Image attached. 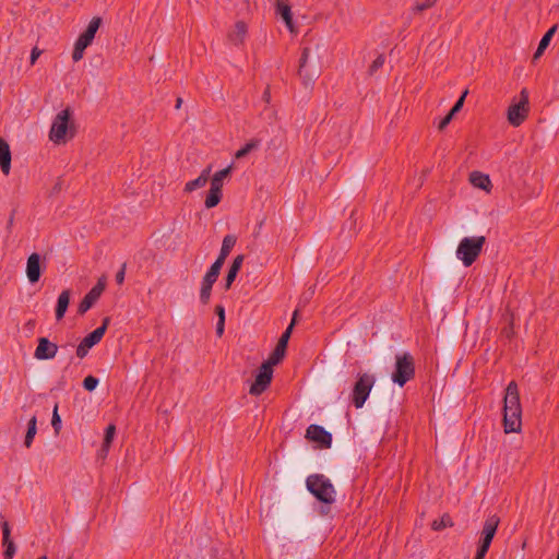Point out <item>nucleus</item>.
<instances>
[{"label": "nucleus", "mask_w": 559, "mask_h": 559, "mask_svg": "<svg viewBox=\"0 0 559 559\" xmlns=\"http://www.w3.org/2000/svg\"><path fill=\"white\" fill-rule=\"evenodd\" d=\"M503 427L506 433L521 431L522 407L519 388L515 381H511L506 389L503 399Z\"/></svg>", "instance_id": "nucleus-1"}, {"label": "nucleus", "mask_w": 559, "mask_h": 559, "mask_svg": "<svg viewBox=\"0 0 559 559\" xmlns=\"http://www.w3.org/2000/svg\"><path fill=\"white\" fill-rule=\"evenodd\" d=\"M260 144V141L259 140H251L250 142H248L243 147H241L240 150H238L236 152V158H242L245 157L247 154H249L251 151L255 150Z\"/></svg>", "instance_id": "nucleus-34"}, {"label": "nucleus", "mask_w": 559, "mask_h": 559, "mask_svg": "<svg viewBox=\"0 0 559 559\" xmlns=\"http://www.w3.org/2000/svg\"><path fill=\"white\" fill-rule=\"evenodd\" d=\"M306 438L324 449L331 448L332 444V435L320 425H310L306 430Z\"/></svg>", "instance_id": "nucleus-14"}, {"label": "nucleus", "mask_w": 559, "mask_h": 559, "mask_svg": "<svg viewBox=\"0 0 559 559\" xmlns=\"http://www.w3.org/2000/svg\"><path fill=\"white\" fill-rule=\"evenodd\" d=\"M102 24V17L94 16L86 29L79 36L74 44L72 60L74 62L80 61L84 56V50L93 43L95 34L97 33L99 26Z\"/></svg>", "instance_id": "nucleus-7"}, {"label": "nucleus", "mask_w": 559, "mask_h": 559, "mask_svg": "<svg viewBox=\"0 0 559 559\" xmlns=\"http://www.w3.org/2000/svg\"><path fill=\"white\" fill-rule=\"evenodd\" d=\"M453 526V521L451 519V516L449 514H443L441 516V519L439 520H435L432 523H431V528L433 531H441L445 527H452Z\"/></svg>", "instance_id": "nucleus-33"}, {"label": "nucleus", "mask_w": 559, "mask_h": 559, "mask_svg": "<svg viewBox=\"0 0 559 559\" xmlns=\"http://www.w3.org/2000/svg\"><path fill=\"white\" fill-rule=\"evenodd\" d=\"M499 523L500 519L496 514L488 516L483 525L479 543L490 546Z\"/></svg>", "instance_id": "nucleus-16"}, {"label": "nucleus", "mask_w": 559, "mask_h": 559, "mask_svg": "<svg viewBox=\"0 0 559 559\" xmlns=\"http://www.w3.org/2000/svg\"><path fill=\"white\" fill-rule=\"evenodd\" d=\"M37 559H47V557L46 556H40Z\"/></svg>", "instance_id": "nucleus-50"}, {"label": "nucleus", "mask_w": 559, "mask_h": 559, "mask_svg": "<svg viewBox=\"0 0 559 559\" xmlns=\"http://www.w3.org/2000/svg\"><path fill=\"white\" fill-rule=\"evenodd\" d=\"M212 287L213 286L211 284H204L203 282L201 283L200 301L203 305L209 304L210 298H211Z\"/></svg>", "instance_id": "nucleus-36"}, {"label": "nucleus", "mask_w": 559, "mask_h": 559, "mask_svg": "<svg viewBox=\"0 0 559 559\" xmlns=\"http://www.w3.org/2000/svg\"><path fill=\"white\" fill-rule=\"evenodd\" d=\"M109 323L110 318H104L102 325L95 329L81 341V343L76 347V356L79 358H84L88 354L90 349L102 341Z\"/></svg>", "instance_id": "nucleus-9"}, {"label": "nucleus", "mask_w": 559, "mask_h": 559, "mask_svg": "<svg viewBox=\"0 0 559 559\" xmlns=\"http://www.w3.org/2000/svg\"><path fill=\"white\" fill-rule=\"evenodd\" d=\"M181 104H182V98L181 97H178L177 100H176V105H175V108L176 109H179L181 107Z\"/></svg>", "instance_id": "nucleus-48"}, {"label": "nucleus", "mask_w": 559, "mask_h": 559, "mask_svg": "<svg viewBox=\"0 0 559 559\" xmlns=\"http://www.w3.org/2000/svg\"><path fill=\"white\" fill-rule=\"evenodd\" d=\"M58 353V345L47 337H39L34 357L38 360L53 359Z\"/></svg>", "instance_id": "nucleus-15"}, {"label": "nucleus", "mask_w": 559, "mask_h": 559, "mask_svg": "<svg viewBox=\"0 0 559 559\" xmlns=\"http://www.w3.org/2000/svg\"><path fill=\"white\" fill-rule=\"evenodd\" d=\"M243 260H245L243 254H238L237 257L234 258V260L229 266L228 273L225 277V289H229L231 287L233 283L235 282L236 277H237L238 272L240 271V269L242 266Z\"/></svg>", "instance_id": "nucleus-20"}, {"label": "nucleus", "mask_w": 559, "mask_h": 559, "mask_svg": "<svg viewBox=\"0 0 559 559\" xmlns=\"http://www.w3.org/2000/svg\"><path fill=\"white\" fill-rule=\"evenodd\" d=\"M471 183L478 189L489 191L491 188V181L488 175H485L480 171H473L469 175Z\"/></svg>", "instance_id": "nucleus-24"}, {"label": "nucleus", "mask_w": 559, "mask_h": 559, "mask_svg": "<svg viewBox=\"0 0 559 559\" xmlns=\"http://www.w3.org/2000/svg\"><path fill=\"white\" fill-rule=\"evenodd\" d=\"M485 243V236L464 237L457 246L456 258L464 266H471L479 257Z\"/></svg>", "instance_id": "nucleus-4"}, {"label": "nucleus", "mask_w": 559, "mask_h": 559, "mask_svg": "<svg viewBox=\"0 0 559 559\" xmlns=\"http://www.w3.org/2000/svg\"><path fill=\"white\" fill-rule=\"evenodd\" d=\"M307 489L322 503L332 504L335 501V489L331 480L322 474L309 475L306 479Z\"/></svg>", "instance_id": "nucleus-3"}, {"label": "nucleus", "mask_w": 559, "mask_h": 559, "mask_svg": "<svg viewBox=\"0 0 559 559\" xmlns=\"http://www.w3.org/2000/svg\"><path fill=\"white\" fill-rule=\"evenodd\" d=\"M415 377V361L409 353L397 354L395 356V368L392 372V381L403 388Z\"/></svg>", "instance_id": "nucleus-5"}, {"label": "nucleus", "mask_w": 559, "mask_h": 559, "mask_svg": "<svg viewBox=\"0 0 559 559\" xmlns=\"http://www.w3.org/2000/svg\"><path fill=\"white\" fill-rule=\"evenodd\" d=\"M262 99H263L266 104H269V103L271 102V91H270V87H269V86L264 90V92H263V94H262Z\"/></svg>", "instance_id": "nucleus-47"}, {"label": "nucleus", "mask_w": 559, "mask_h": 559, "mask_svg": "<svg viewBox=\"0 0 559 559\" xmlns=\"http://www.w3.org/2000/svg\"><path fill=\"white\" fill-rule=\"evenodd\" d=\"M37 418L36 416H33L29 421H28V425H27V431H26V435H25V439H24V445L26 448H31L32 443H33V440L35 438V435L37 432Z\"/></svg>", "instance_id": "nucleus-31"}, {"label": "nucleus", "mask_w": 559, "mask_h": 559, "mask_svg": "<svg viewBox=\"0 0 559 559\" xmlns=\"http://www.w3.org/2000/svg\"><path fill=\"white\" fill-rule=\"evenodd\" d=\"M215 313L218 317V321H225V308L221 305L215 307Z\"/></svg>", "instance_id": "nucleus-44"}, {"label": "nucleus", "mask_w": 559, "mask_h": 559, "mask_svg": "<svg viewBox=\"0 0 559 559\" xmlns=\"http://www.w3.org/2000/svg\"><path fill=\"white\" fill-rule=\"evenodd\" d=\"M490 546L478 542L477 551L474 559H485Z\"/></svg>", "instance_id": "nucleus-40"}, {"label": "nucleus", "mask_w": 559, "mask_h": 559, "mask_svg": "<svg viewBox=\"0 0 559 559\" xmlns=\"http://www.w3.org/2000/svg\"><path fill=\"white\" fill-rule=\"evenodd\" d=\"M115 433H116L115 425H112V424L108 425L106 430H105V437H104V441H103L102 449H100V452H102V454L104 456L109 451V448H110L111 442L114 440Z\"/></svg>", "instance_id": "nucleus-30"}, {"label": "nucleus", "mask_w": 559, "mask_h": 559, "mask_svg": "<svg viewBox=\"0 0 559 559\" xmlns=\"http://www.w3.org/2000/svg\"><path fill=\"white\" fill-rule=\"evenodd\" d=\"M453 116L448 114L444 118H442V120L439 122V126L438 128L440 130H443L449 123L450 121L452 120Z\"/></svg>", "instance_id": "nucleus-43"}, {"label": "nucleus", "mask_w": 559, "mask_h": 559, "mask_svg": "<svg viewBox=\"0 0 559 559\" xmlns=\"http://www.w3.org/2000/svg\"><path fill=\"white\" fill-rule=\"evenodd\" d=\"M222 266L223 264H219L218 262H214L209 271L205 273V275L203 276V280L202 282L204 284H211L212 286L214 285V283L217 281L218 278V275L221 273V270H222Z\"/></svg>", "instance_id": "nucleus-29"}, {"label": "nucleus", "mask_w": 559, "mask_h": 559, "mask_svg": "<svg viewBox=\"0 0 559 559\" xmlns=\"http://www.w3.org/2000/svg\"><path fill=\"white\" fill-rule=\"evenodd\" d=\"M225 321H217L216 323V334L221 337L224 334Z\"/></svg>", "instance_id": "nucleus-46"}, {"label": "nucleus", "mask_w": 559, "mask_h": 559, "mask_svg": "<svg viewBox=\"0 0 559 559\" xmlns=\"http://www.w3.org/2000/svg\"><path fill=\"white\" fill-rule=\"evenodd\" d=\"M211 170L212 166H207L206 168H204L197 179L188 181L186 183L185 191L192 192L199 188L204 187L210 179Z\"/></svg>", "instance_id": "nucleus-22"}, {"label": "nucleus", "mask_w": 559, "mask_h": 559, "mask_svg": "<svg viewBox=\"0 0 559 559\" xmlns=\"http://www.w3.org/2000/svg\"><path fill=\"white\" fill-rule=\"evenodd\" d=\"M321 73L319 45L316 46V55L312 56V49L305 47L301 51L298 67V75L302 83L308 86L312 84Z\"/></svg>", "instance_id": "nucleus-2"}, {"label": "nucleus", "mask_w": 559, "mask_h": 559, "mask_svg": "<svg viewBox=\"0 0 559 559\" xmlns=\"http://www.w3.org/2000/svg\"><path fill=\"white\" fill-rule=\"evenodd\" d=\"M230 171H231V165L227 166L226 168H224L222 170L216 171L211 179V185L218 187V189H222L223 185H224V179L230 175Z\"/></svg>", "instance_id": "nucleus-32"}, {"label": "nucleus", "mask_w": 559, "mask_h": 559, "mask_svg": "<svg viewBox=\"0 0 559 559\" xmlns=\"http://www.w3.org/2000/svg\"><path fill=\"white\" fill-rule=\"evenodd\" d=\"M106 278L102 277L98 280L96 285L84 296L78 307V312L84 314L98 300L103 292L105 290Z\"/></svg>", "instance_id": "nucleus-13"}, {"label": "nucleus", "mask_w": 559, "mask_h": 559, "mask_svg": "<svg viewBox=\"0 0 559 559\" xmlns=\"http://www.w3.org/2000/svg\"><path fill=\"white\" fill-rule=\"evenodd\" d=\"M276 13L284 20L290 32L294 31L293 14L287 0H276Z\"/></svg>", "instance_id": "nucleus-21"}, {"label": "nucleus", "mask_w": 559, "mask_h": 559, "mask_svg": "<svg viewBox=\"0 0 559 559\" xmlns=\"http://www.w3.org/2000/svg\"><path fill=\"white\" fill-rule=\"evenodd\" d=\"M71 117L70 108H66L61 110L53 119L50 131L49 139L57 144L63 143L66 141V135L68 131L69 120Z\"/></svg>", "instance_id": "nucleus-11"}, {"label": "nucleus", "mask_w": 559, "mask_h": 559, "mask_svg": "<svg viewBox=\"0 0 559 559\" xmlns=\"http://www.w3.org/2000/svg\"><path fill=\"white\" fill-rule=\"evenodd\" d=\"M297 316H298V310H295L294 313H293V319H292L290 324L286 328L284 333L281 335V337H280V340H278L274 350L272 352V354L267 358L269 360H271V364H276L277 365L284 358L285 353H286V348H287V344H288V341H289V337L292 335L294 325H295L296 320H297Z\"/></svg>", "instance_id": "nucleus-12"}, {"label": "nucleus", "mask_w": 559, "mask_h": 559, "mask_svg": "<svg viewBox=\"0 0 559 559\" xmlns=\"http://www.w3.org/2000/svg\"><path fill=\"white\" fill-rule=\"evenodd\" d=\"M436 2L437 0H424L421 2H417L415 5V10L421 12L424 10L431 8Z\"/></svg>", "instance_id": "nucleus-41"}, {"label": "nucleus", "mask_w": 559, "mask_h": 559, "mask_svg": "<svg viewBox=\"0 0 559 559\" xmlns=\"http://www.w3.org/2000/svg\"><path fill=\"white\" fill-rule=\"evenodd\" d=\"M98 379L96 377H93V376H87L84 380H83V388L86 390V391H94L97 385H98Z\"/></svg>", "instance_id": "nucleus-37"}, {"label": "nucleus", "mask_w": 559, "mask_h": 559, "mask_svg": "<svg viewBox=\"0 0 559 559\" xmlns=\"http://www.w3.org/2000/svg\"><path fill=\"white\" fill-rule=\"evenodd\" d=\"M275 365L276 364H271V360L267 359L260 366L254 382L249 390L251 395L258 396L269 388L273 377V366Z\"/></svg>", "instance_id": "nucleus-10"}, {"label": "nucleus", "mask_w": 559, "mask_h": 559, "mask_svg": "<svg viewBox=\"0 0 559 559\" xmlns=\"http://www.w3.org/2000/svg\"><path fill=\"white\" fill-rule=\"evenodd\" d=\"M2 527V545L5 547L3 552L4 559H12L16 551V546L14 542L11 539L10 534L11 530L9 523L4 521L1 525Z\"/></svg>", "instance_id": "nucleus-18"}, {"label": "nucleus", "mask_w": 559, "mask_h": 559, "mask_svg": "<svg viewBox=\"0 0 559 559\" xmlns=\"http://www.w3.org/2000/svg\"><path fill=\"white\" fill-rule=\"evenodd\" d=\"M467 94H468V91L465 90L462 93V95L460 96V98L455 102L452 109L449 111L450 115L454 116L456 112H459L462 109Z\"/></svg>", "instance_id": "nucleus-38"}, {"label": "nucleus", "mask_w": 559, "mask_h": 559, "mask_svg": "<svg viewBox=\"0 0 559 559\" xmlns=\"http://www.w3.org/2000/svg\"><path fill=\"white\" fill-rule=\"evenodd\" d=\"M124 274H126V263L121 265V269L116 274V282L117 284L121 285L124 281Z\"/></svg>", "instance_id": "nucleus-42"}, {"label": "nucleus", "mask_w": 559, "mask_h": 559, "mask_svg": "<svg viewBox=\"0 0 559 559\" xmlns=\"http://www.w3.org/2000/svg\"><path fill=\"white\" fill-rule=\"evenodd\" d=\"M556 31H557V25H554L545 33V35L542 37V39L538 44V47L534 53V59H538L544 53L545 49L548 47Z\"/></svg>", "instance_id": "nucleus-27"}, {"label": "nucleus", "mask_w": 559, "mask_h": 559, "mask_svg": "<svg viewBox=\"0 0 559 559\" xmlns=\"http://www.w3.org/2000/svg\"><path fill=\"white\" fill-rule=\"evenodd\" d=\"M376 383V376L369 372H359L352 390V403L356 408H361Z\"/></svg>", "instance_id": "nucleus-6"}, {"label": "nucleus", "mask_w": 559, "mask_h": 559, "mask_svg": "<svg viewBox=\"0 0 559 559\" xmlns=\"http://www.w3.org/2000/svg\"><path fill=\"white\" fill-rule=\"evenodd\" d=\"M236 241H237L236 236L226 235L223 239L221 251H219V254H218L217 259L215 260V262H218L219 264L224 265L225 260L229 255L234 246L236 245Z\"/></svg>", "instance_id": "nucleus-23"}, {"label": "nucleus", "mask_w": 559, "mask_h": 559, "mask_svg": "<svg viewBox=\"0 0 559 559\" xmlns=\"http://www.w3.org/2000/svg\"><path fill=\"white\" fill-rule=\"evenodd\" d=\"M385 62V57L384 55L380 53L373 61L372 63L370 64L369 69H368V74L370 76L374 75L377 73V71L379 69H381L383 67Z\"/></svg>", "instance_id": "nucleus-35"}, {"label": "nucleus", "mask_w": 559, "mask_h": 559, "mask_svg": "<svg viewBox=\"0 0 559 559\" xmlns=\"http://www.w3.org/2000/svg\"><path fill=\"white\" fill-rule=\"evenodd\" d=\"M34 324H35V322H34L33 320H29V321L27 322V325H28V328H31V329L34 326Z\"/></svg>", "instance_id": "nucleus-49"}, {"label": "nucleus", "mask_w": 559, "mask_h": 559, "mask_svg": "<svg viewBox=\"0 0 559 559\" xmlns=\"http://www.w3.org/2000/svg\"><path fill=\"white\" fill-rule=\"evenodd\" d=\"M51 425L56 433H59L61 428V418L58 414V404L55 405L51 418Z\"/></svg>", "instance_id": "nucleus-39"}, {"label": "nucleus", "mask_w": 559, "mask_h": 559, "mask_svg": "<svg viewBox=\"0 0 559 559\" xmlns=\"http://www.w3.org/2000/svg\"><path fill=\"white\" fill-rule=\"evenodd\" d=\"M528 92L523 88L520 93V100L512 104L508 109V120L513 127L521 126L528 115Z\"/></svg>", "instance_id": "nucleus-8"}, {"label": "nucleus", "mask_w": 559, "mask_h": 559, "mask_svg": "<svg viewBox=\"0 0 559 559\" xmlns=\"http://www.w3.org/2000/svg\"><path fill=\"white\" fill-rule=\"evenodd\" d=\"M69 302H70V290L66 289L59 295L58 300H57L56 319L58 321H60L64 317V314L68 310V307H69Z\"/></svg>", "instance_id": "nucleus-26"}, {"label": "nucleus", "mask_w": 559, "mask_h": 559, "mask_svg": "<svg viewBox=\"0 0 559 559\" xmlns=\"http://www.w3.org/2000/svg\"><path fill=\"white\" fill-rule=\"evenodd\" d=\"M0 168L4 175L11 169V151L7 140L0 138Z\"/></svg>", "instance_id": "nucleus-19"}, {"label": "nucleus", "mask_w": 559, "mask_h": 559, "mask_svg": "<svg viewBox=\"0 0 559 559\" xmlns=\"http://www.w3.org/2000/svg\"><path fill=\"white\" fill-rule=\"evenodd\" d=\"M222 200V189H218V187L212 186L210 187L209 194L205 199V207L212 209L216 206Z\"/></svg>", "instance_id": "nucleus-28"}, {"label": "nucleus", "mask_w": 559, "mask_h": 559, "mask_svg": "<svg viewBox=\"0 0 559 559\" xmlns=\"http://www.w3.org/2000/svg\"><path fill=\"white\" fill-rule=\"evenodd\" d=\"M247 25L245 22L242 21H238L236 24H235V27L234 29L228 34V39L234 44V45H240L243 43L245 40V37L247 35Z\"/></svg>", "instance_id": "nucleus-25"}, {"label": "nucleus", "mask_w": 559, "mask_h": 559, "mask_svg": "<svg viewBox=\"0 0 559 559\" xmlns=\"http://www.w3.org/2000/svg\"><path fill=\"white\" fill-rule=\"evenodd\" d=\"M41 274L40 270V255L38 253H32L27 259L26 275L31 283L39 281Z\"/></svg>", "instance_id": "nucleus-17"}, {"label": "nucleus", "mask_w": 559, "mask_h": 559, "mask_svg": "<svg viewBox=\"0 0 559 559\" xmlns=\"http://www.w3.org/2000/svg\"><path fill=\"white\" fill-rule=\"evenodd\" d=\"M41 51L35 47L33 48L32 52H31V63L34 64L37 60V58L40 56Z\"/></svg>", "instance_id": "nucleus-45"}]
</instances>
